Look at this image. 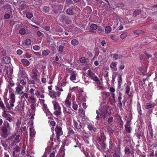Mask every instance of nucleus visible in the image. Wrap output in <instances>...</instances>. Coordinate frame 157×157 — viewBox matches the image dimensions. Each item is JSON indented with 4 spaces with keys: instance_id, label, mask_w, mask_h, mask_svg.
Listing matches in <instances>:
<instances>
[{
    "instance_id": "nucleus-1",
    "label": "nucleus",
    "mask_w": 157,
    "mask_h": 157,
    "mask_svg": "<svg viewBox=\"0 0 157 157\" xmlns=\"http://www.w3.org/2000/svg\"><path fill=\"white\" fill-rule=\"evenodd\" d=\"M6 93L4 94V101L7 109L9 110V112L11 113L14 106V103L15 101V96L13 93H11L9 94V98L6 97Z\"/></svg>"
},
{
    "instance_id": "nucleus-2",
    "label": "nucleus",
    "mask_w": 157,
    "mask_h": 157,
    "mask_svg": "<svg viewBox=\"0 0 157 157\" xmlns=\"http://www.w3.org/2000/svg\"><path fill=\"white\" fill-rule=\"evenodd\" d=\"M112 108L109 106H104L101 107L98 110H96L97 116L96 119H98L99 118L106 119L107 114H110L111 112Z\"/></svg>"
},
{
    "instance_id": "nucleus-3",
    "label": "nucleus",
    "mask_w": 157,
    "mask_h": 157,
    "mask_svg": "<svg viewBox=\"0 0 157 157\" xmlns=\"http://www.w3.org/2000/svg\"><path fill=\"white\" fill-rule=\"evenodd\" d=\"M7 129L10 130L11 129L8 122L7 121H5L3 123V125L0 128V134L4 138L7 137Z\"/></svg>"
},
{
    "instance_id": "nucleus-4",
    "label": "nucleus",
    "mask_w": 157,
    "mask_h": 157,
    "mask_svg": "<svg viewBox=\"0 0 157 157\" xmlns=\"http://www.w3.org/2000/svg\"><path fill=\"white\" fill-rule=\"evenodd\" d=\"M40 73H39L38 70L34 68L32 70L30 76L32 78L35 80L38 83L40 84V79L37 78L38 76H40Z\"/></svg>"
},
{
    "instance_id": "nucleus-5",
    "label": "nucleus",
    "mask_w": 157,
    "mask_h": 157,
    "mask_svg": "<svg viewBox=\"0 0 157 157\" xmlns=\"http://www.w3.org/2000/svg\"><path fill=\"white\" fill-rule=\"evenodd\" d=\"M20 136L19 135H17L14 138L13 136H12L9 139V143H11V144L12 145L16 144V143H18L20 142Z\"/></svg>"
},
{
    "instance_id": "nucleus-6",
    "label": "nucleus",
    "mask_w": 157,
    "mask_h": 157,
    "mask_svg": "<svg viewBox=\"0 0 157 157\" xmlns=\"http://www.w3.org/2000/svg\"><path fill=\"white\" fill-rule=\"evenodd\" d=\"M16 87L15 88V92L17 94H21L24 93V92L22 91L24 88L23 86H21L19 82L16 83Z\"/></svg>"
},
{
    "instance_id": "nucleus-7",
    "label": "nucleus",
    "mask_w": 157,
    "mask_h": 157,
    "mask_svg": "<svg viewBox=\"0 0 157 157\" xmlns=\"http://www.w3.org/2000/svg\"><path fill=\"white\" fill-rule=\"evenodd\" d=\"M55 131L56 134V138L57 139V141L59 142V136L62 135L63 133L62 128L60 126H57L55 128Z\"/></svg>"
},
{
    "instance_id": "nucleus-8",
    "label": "nucleus",
    "mask_w": 157,
    "mask_h": 157,
    "mask_svg": "<svg viewBox=\"0 0 157 157\" xmlns=\"http://www.w3.org/2000/svg\"><path fill=\"white\" fill-rule=\"evenodd\" d=\"M87 76L89 78H91V79L96 82L99 81L97 77L95 75V74L93 73L90 70H89L87 71Z\"/></svg>"
},
{
    "instance_id": "nucleus-9",
    "label": "nucleus",
    "mask_w": 157,
    "mask_h": 157,
    "mask_svg": "<svg viewBox=\"0 0 157 157\" xmlns=\"http://www.w3.org/2000/svg\"><path fill=\"white\" fill-rule=\"evenodd\" d=\"M31 108L32 109V112L29 111L27 113V117L29 119H33L35 115V107L33 104L31 105Z\"/></svg>"
},
{
    "instance_id": "nucleus-10",
    "label": "nucleus",
    "mask_w": 157,
    "mask_h": 157,
    "mask_svg": "<svg viewBox=\"0 0 157 157\" xmlns=\"http://www.w3.org/2000/svg\"><path fill=\"white\" fill-rule=\"evenodd\" d=\"M2 116L5 118V119L10 122H11L13 121L12 118L10 117L11 116L8 113L6 110L3 111Z\"/></svg>"
},
{
    "instance_id": "nucleus-11",
    "label": "nucleus",
    "mask_w": 157,
    "mask_h": 157,
    "mask_svg": "<svg viewBox=\"0 0 157 157\" xmlns=\"http://www.w3.org/2000/svg\"><path fill=\"white\" fill-rule=\"evenodd\" d=\"M27 101L25 98L23 100H21L19 104L18 105L17 107L20 110H23L25 105Z\"/></svg>"
},
{
    "instance_id": "nucleus-12",
    "label": "nucleus",
    "mask_w": 157,
    "mask_h": 157,
    "mask_svg": "<svg viewBox=\"0 0 157 157\" xmlns=\"http://www.w3.org/2000/svg\"><path fill=\"white\" fill-rule=\"evenodd\" d=\"M109 91L112 93V97L113 98V100L110 101L112 105H113L115 102V95L114 92L115 91V89L113 87H111L109 88Z\"/></svg>"
},
{
    "instance_id": "nucleus-13",
    "label": "nucleus",
    "mask_w": 157,
    "mask_h": 157,
    "mask_svg": "<svg viewBox=\"0 0 157 157\" xmlns=\"http://www.w3.org/2000/svg\"><path fill=\"white\" fill-rule=\"evenodd\" d=\"M71 95L70 94H69L65 101V103L66 106L69 107L71 106Z\"/></svg>"
},
{
    "instance_id": "nucleus-14",
    "label": "nucleus",
    "mask_w": 157,
    "mask_h": 157,
    "mask_svg": "<svg viewBox=\"0 0 157 157\" xmlns=\"http://www.w3.org/2000/svg\"><path fill=\"white\" fill-rule=\"evenodd\" d=\"M70 79L71 81L74 82H75L76 81V77L77 76V73L75 71H71L70 74Z\"/></svg>"
},
{
    "instance_id": "nucleus-15",
    "label": "nucleus",
    "mask_w": 157,
    "mask_h": 157,
    "mask_svg": "<svg viewBox=\"0 0 157 157\" xmlns=\"http://www.w3.org/2000/svg\"><path fill=\"white\" fill-rule=\"evenodd\" d=\"M7 67V69L4 70V71L6 72L5 76L8 77L9 76H11L13 71L11 67L10 66L9 67L8 66Z\"/></svg>"
},
{
    "instance_id": "nucleus-16",
    "label": "nucleus",
    "mask_w": 157,
    "mask_h": 157,
    "mask_svg": "<svg viewBox=\"0 0 157 157\" xmlns=\"http://www.w3.org/2000/svg\"><path fill=\"white\" fill-rule=\"evenodd\" d=\"M43 109L46 113V116H49L48 118H50L51 117L52 115L50 112L49 111V110L47 109V105L46 104H44L42 105Z\"/></svg>"
},
{
    "instance_id": "nucleus-17",
    "label": "nucleus",
    "mask_w": 157,
    "mask_h": 157,
    "mask_svg": "<svg viewBox=\"0 0 157 157\" xmlns=\"http://www.w3.org/2000/svg\"><path fill=\"white\" fill-rule=\"evenodd\" d=\"M26 76V74L25 71L22 69H20L18 74V77L20 78H24Z\"/></svg>"
},
{
    "instance_id": "nucleus-18",
    "label": "nucleus",
    "mask_w": 157,
    "mask_h": 157,
    "mask_svg": "<svg viewBox=\"0 0 157 157\" xmlns=\"http://www.w3.org/2000/svg\"><path fill=\"white\" fill-rule=\"evenodd\" d=\"M52 103L53 105L54 109H61V107L57 101H53Z\"/></svg>"
},
{
    "instance_id": "nucleus-19",
    "label": "nucleus",
    "mask_w": 157,
    "mask_h": 157,
    "mask_svg": "<svg viewBox=\"0 0 157 157\" xmlns=\"http://www.w3.org/2000/svg\"><path fill=\"white\" fill-rule=\"evenodd\" d=\"M117 62H114L110 64V68L113 71H116L117 70Z\"/></svg>"
},
{
    "instance_id": "nucleus-20",
    "label": "nucleus",
    "mask_w": 157,
    "mask_h": 157,
    "mask_svg": "<svg viewBox=\"0 0 157 157\" xmlns=\"http://www.w3.org/2000/svg\"><path fill=\"white\" fill-rule=\"evenodd\" d=\"M66 84H67L66 79L65 78H64L62 79H61L58 83V86H64Z\"/></svg>"
},
{
    "instance_id": "nucleus-21",
    "label": "nucleus",
    "mask_w": 157,
    "mask_h": 157,
    "mask_svg": "<svg viewBox=\"0 0 157 157\" xmlns=\"http://www.w3.org/2000/svg\"><path fill=\"white\" fill-rule=\"evenodd\" d=\"M63 113H64L65 116H66L68 115L71 113V110L66 108V107H63Z\"/></svg>"
},
{
    "instance_id": "nucleus-22",
    "label": "nucleus",
    "mask_w": 157,
    "mask_h": 157,
    "mask_svg": "<svg viewBox=\"0 0 157 157\" xmlns=\"http://www.w3.org/2000/svg\"><path fill=\"white\" fill-rule=\"evenodd\" d=\"M149 148L150 150H152L153 149H156L155 153V155H157V143L153 144L149 146Z\"/></svg>"
},
{
    "instance_id": "nucleus-23",
    "label": "nucleus",
    "mask_w": 157,
    "mask_h": 157,
    "mask_svg": "<svg viewBox=\"0 0 157 157\" xmlns=\"http://www.w3.org/2000/svg\"><path fill=\"white\" fill-rule=\"evenodd\" d=\"M21 63L25 66H28L30 64L29 61L26 59H22L21 60Z\"/></svg>"
},
{
    "instance_id": "nucleus-24",
    "label": "nucleus",
    "mask_w": 157,
    "mask_h": 157,
    "mask_svg": "<svg viewBox=\"0 0 157 157\" xmlns=\"http://www.w3.org/2000/svg\"><path fill=\"white\" fill-rule=\"evenodd\" d=\"M73 125L74 127L75 128V129L77 131L79 132L80 126L78 125L77 122L75 121H74Z\"/></svg>"
},
{
    "instance_id": "nucleus-25",
    "label": "nucleus",
    "mask_w": 157,
    "mask_h": 157,
    "mask_svg": "<svg viewBox=\"0 0 157 157\" xmlns=\"http://www.w3.org/2000/svg\"><path fill=\"white\" fill-rule=\"evenodd\" d=\"M30 136L31 137H33L35 134V130L33 127L29 128Z\"/></svg>"
},
{
    "instance_id": "nucleus-26",
    "label": "nucleus",
    "mask_w": 157,
    "mask_h": 157,
    "mask_svg": "<svg viewBox=\"0 0 157 157\" xmlns=\"http://www.w3.org/2000/svg\"><path fill=\"white\" fill-rule=\"evenodd\" d=\"M88 128L89 130L92 132H95L96 130V128L94 127L92 125L90 124L88 125Z\"/></svg>"
},
{
    "instance_id": "nucleus-27",
    "label": "nucleus",
    "mask_w": 157,
    "mask_h": 157,
    "mask_svg": "<svg viewBox=\"0 0 157 157\" xmlns=\"http://www.w3.org/2000/svg\"><path fill=\"white\" fill-rule=\"evenodd\" d=\"M54 110V113L56 116H59L61 114V109H56Z\"/></svg>"
},
{
    "instance_id": "nucleus-28",
    "label": "nucleus",
    "mask_w": 157,
    "mask_h": 157,
    "mask_svg": "<svg viewBox=\"0 0 157 157\" xmlns=\"http://www.w3.org/2000/svg\"><path fill=\"white\" fill-rule=\"evenodd\" d=\"M105 33H110L112 31V28L109 26H107L105 28Z\"/></svg>"
},
{
    "instance_id": "nucleus-29",
    "label": "nucleus",
    "mask_w": 157,
    "mask_h": 157,
    "mask_svg": "<svg viewBox=\"0 0 157 157\" xmlns=\"http://www.w3.org/2000/svg\"><path fill=\"white\" fill-rule=\"evenodd\" d=\"M2 60L4 63H8L10 62V58L8 57H6L3 58Z\"/></svg>"
},
{
    "instance_id": "nucleus-30",
    "label": "nucleus",
    "mask_w": 157,
    "mask_h": 157,
    "mask_svg": "<svg viewBox=\"0 0 157 157\" xmlns=\"http://www.w3.org/2000/svg\"><path fill=\"white\" fill-rule=\"evenodd\" d=\"M50 53V51L49 50H44L42 52V55L43 56H46L48 55Z\"/></svg>"
},
{
    "instance_id": "nucleus-31",
    "label": "nucleus",
    "mask_w": 157,
    "mask_h": 157,
    "mask_svg": "<svg viewBox=\"0 0 157 157\" xmlns=\"http://www.w3.org/2000/svg\"><path fill=\"white\" fill-rule=\"evenodd\" d=\"M154 106V105L153 104L148 103L145 106V108L147 109L153 107Z\"/></svg>"
},
{
    "instance_id": "nucleus-32",
    "label": "nucleus",
    "mask_w": 157,
    "mask_h": 157,
    "mask_svg": "<svg viewBox=\"0 0 157 157\" xmlns=\"http://www.w3.org/2000/svg\"><path fill=\"white\" fill-rule=\"evenodd\" d=\"M0 107L3 110V111L6 110V107L2 101H0Z\"/></svg>"
},
{
    "instance_id": "nucleus-33",
    "label": "nucleus",
    "mask_w": 157,
    "mask_h": 157,
    "mask_svg": "<svg viewBox=\"0 0 157 157\" xmlns=\"http://www.w3.org/2000/svg\"><path fill=\"white\" fill-rule=\"evenodd\" d=\"M98 28V26L96 24H92L90 26V29L92 30H95Z\"/></svg>"
},
{
    "instance_id": "nucleus-34",
    "label": "nucleus",
    "mask_w": 157,
    "mask_h": 157,
    "mask_svg": "<svg viewBox=\"0 0 157 157\" xmlns=\"http://www.w3.org/2000/svg\"><path fill=\"white\" fill-rule=\"evenodd\" d=\"M105 140H100L99 141V143L104 148H105L106 145L105 142Z\"/></svg>"
},
{
    "instance_id": "nucleus-35",
    "label": "nucleus",
    "mask_w": 157,
    "mask_h": 157,
    "mask_svg": "<svg viewBox=\"0 0 157 157\" xmlns=\"http://www.w3.org/2000/svg\"><path fill=\"white\" fill-rule=\"evenodd\" d=\"M78 113L80 116L84 117L85 116V111L83 110H79Z\"/></svg>"
},
{
    "instance_id": "nucleus-36",
    "label": "nucleus",
    "mask_w": 157,
    "mask_h": 157,
    "mask_svg": "<svg viewBox=\"0 0 157 157\" xmlns=\"http://www.w3.org/2000/svg\"><path fill=\"white\" fill-rule=\"evenodd\" d=\"M78 43V41L76 39L73 40L71 41V44L74 46L77 45Z\"/></svg>"
},
{
    "instance_id": "nucleus-37",
    "label": "nucleus",
    "mask_w": 157,
    "mask_h": 157,
    "mask_svg": "<svg viewBox=\"0 0 157 157\" xmlns=\"http://www.w3.org/2000/svg\"><path fill=\"white\" fill-rule=\"evenodd\" d=\"M19 82V83L25 86L26 84V82H25L23 79H19L17 80Z\"/></svg>"
},
{
    "instance_id": "nucleus-38",
    "label": "nucleus",
    "mask_w": 157,
    "mask_h": 157,
    "mask_svg": "<svg viewBox=\"0 0 157 157\" xmlns=\"http://www.w3.org/2000/svg\"><path fill=\"white\" fill-rule=\"evenodd\" d=\"M144 33V32L142 30H136L134 31V33L137 35Z\"/></svg>"
},
{
    "instance_id": "nucleus-39",
    "label": "nucleus",
    "mask_w": 157,
    "mask_h": 157,
    "mask_svg": "<svg viewBox=\"0 0 157 157\" xmlns=\"http://www.w3.org/2000/svg\"><path fill=\"white\" fill-rule=\"evenodd\" d=\"M66 13L68 15H71L73 13V10L71 9H68L66 10Z\"/></svg>"
},
{
    "instance_id": "nucleus-40",
    "label": "nucleus",
    "mask_w": 157,
    "mask_h": 157,
    "mask_svg": "<svg viewBox=\"0 0 157 157\" xmlns=\"http://www.w3.org/2000/svg\"><path fill=\"white\" fill-rule=\"evenodd\" d=\"M60 94L61 93L59 91L54 92V96H55V98H56V97H59Z\"/></svg>"
},
{
    "instance_id": "nucleus-41",
    "label": "nucleus",
    "mask_w": 157,
    "mask_h": 157,
    "mask_svg": "<svg viewBox=\"0 0 157 157\" xmlns=\"http://www.w3.org/2000/svg\"><path fill=\"white\" fill-rule=\"evenodd\" d=\"M113 55V58L115 59H120L121 58V56L120 55H118L117 54H114Z\"/></svg>"
},
{
    "instance_id": "nucleus-42",
    "label": "nucleus",
    "mask_w": 157,
    "mask_h": 157,
    "mask_svg": "<svg viewBox=\"0 0 157 157\" xmlns=\"http://www.w3.org/2000/svg\"><path fill=\"white\" fill-rule=\"evenodd\" d=\"M26 17L28 18H31L33 17V14L31 13L28 12L26 14Z\"/></svg>"
},
{
    "instance_id": "nucleus-43",
    "label": "nucleus",
    "mask_w": 157,
    "mask_h": 157,
    "mask_svg": "<svg viewBox=\"0 0 157 157\" xmlns=\"http://www.w3.org/2000/svg\"><path fill=\"white\" fill-rule=\"evenodd\" d=\"M127 35V33H124L121 34V38L122 39H123L126 38Z\"/></svg>"
},
{
    "instance_id": "nucleus-44",
    "label": "nucleus",
    "mask_w": 157,
    "mask_h": 157,
    "mask_svg": "<svg viewBox=\"0 0 157 157\" xmlns=\"http://www.w3.org/2000/svg\"><path fill=\"white\" fill-rule=\"evenodd\" d=\"M19 33L21 35L24 34L26 33V30L24 28L21 29L19 30Z\"/></svg>"
},
{
    "instance_id": "nucleus-45",
    "label": "nucleus",
    "mask_w": 157,
    "mask_h": 157,
    "mask_svg": "<svg viewBox=\"0 0 157 157\" xmlns=\"http://www.w3.org/2000/svg\"><path fill=\"white\" fill-rule=\"evenodd\" d=\"M78 108V105L75 103H73V105H72V108L73 109L75 110H77Z\"/></svg>"
},
{
    "instance_id": "nucleus-46",
    "label": "nucleus",
    "mask_w": 157,
    "mask_h": 157,
    "mask_svg": "<svg viewBox=\"0 0 157 157\" xmlns=\"http://www.w3.org/2000/svg\"><path fill=\"white\" fill-rule=\"evenodd\" d=\"M49 7L48 6H44L43 8V10L45 13H47L49 11Z\"/></svg>"
},
{
    "instance_id": "nucleus-47",
    "label": "nucleus",
    "mask_w": 157,
    "mask_h": 157,
    "mask_svg": "<svg viewBox=\"0 0 157 157\" xmlns=\"http://www.w3.org/2000/svg\"><path fill=\"white\" fill-rule=\"evenodd\" d=\"M110 37L111 38V39L114 40V41H116L117 40V36L114 35H111L110 36Z\"/></svg>"
},
{
    "instance_id": "nucleus-48",
    "label": "nucleus",
    "mask_w": 157,
    "mask_h": 157,
    "mask_svg": "<svg viewBox=\"0 0 157 157\" xmlns=\"http://www.w3.org/2000/svg\"><path fill=\"white\" fill-rule=\"evenodd\" d=\"M1 143L2 145L4 147V149L6 150V149L7 148L8 146L6 142L5 141H2Z\"/></svg>"
},
{
    "instance_id": "nucleus-49",
    "label": "nucleus",
    "mask_w": 157,
    "mask_h": 157,
    "mask_svg": "<svg viewBox=\"0 0 157 157\" xmlns=\"http://www.w3.org/2000/svg\"><path fill=\"white\" fill-rule=\"evenodd\" d=\"M79 88L78 86L73 87L71 89H70L71 91H77L78 90Z\"/></svg>"
},
{
    "instance_id": "nucleus-50",
    "label": "nucleus",
    "mask_w": 157,
    "mask_h": 157,
    "mask_svg": "<svg viewBox=\"0 0 157 157\" xmlns=\"http://www.w3.org/2000/svg\"><path fill=\"white\" fill-rule=\"evenodd\" d=\"M21 124V120L20 119H18L16 122V126L17 128H19Z\"/></svg>"
},
{
    "instance_id": "nucleus-51",
    "label": "nucleus",
    "mask_w": 157,
    "mask_h": 157,
    "mask_svg": "<svg viewBox=\"0 0 157 157\" xmlns=\"http://www.w3.org/2000/svg\"><path fill=\"white\" fill-rule=\"evenodd\" d=\"M113 117H110L108 118L107 121L108 123L110 124L113 121Z\"/></svg>"
},
{
    "instance_id": "nucleus-52",
    "label": "nucleus",
    "mask_w": 157,
    "mask_h": 157,
    "mask_svg": "<svg viewBox=\"0 0 157 157\" xmlns=\"http://www.w3.org/2000/svg\"><path fill=\"white\" fill-rule=\"evenodd\" d=\"M124 152L126 154H128L130 153L129 149L128 147H125L124 149Z\"/></svg>"
},
{
    "instance_id": "nucleus-53",
    "label": "nucleus",
    "mask_w": 157,
    "mask_h": 157,
    "mask_svg": "<svg viewBox=\"0 0 157 157\" xmlns=\"http://www.w3.org/2000/svg\"><path fill=\"white\" fill-rule=\"evenodd\" d=\"M68 133L70 135L72 134H73L74 132L72 129L71 128H68Z\"/></svg>"
},
{
    "instance_id": "nucleus-54",
    "label": "nucleus",
    "mask_w": 157,
    "mask_h": 157,
    "mask_svg": "<svg viewBox=\"0 0 157 157\" xmlns=\"http://www.w3.org/2000/svg\"><path fill=\"white\" fill-rule=\"evenodd\" d=\"M130 90V86L128 85H127L126 88L125 92L128 95H129V92Z\"/></svg>"
},
{
    "instance_id": "nucleus-55",
    "label": "nucleus",
    "mask_w": 157,
    "mask_h": 157,
    "mask_svg": "<svg viewBox=\"0 0 157 157\" xmlns=\"http://www.w3.org/2000/svg\"><path fill=\"white\" fill-rule=\"evenodd\" d=\"M105 136L104 134L102 132L101 133V140H105Z\"/></svg>"
},
{
    "instance_id": "nucleus-56",
    "label": "nucleus",
    "mask_w": 157,
    "mask_h": 157,
    "mask_svg": "<svg viewBox=\"0 0 157 157\" xmlns=\"http://www.w3.org/2000/svg\"><path fill=\"white\" fill-rule=\"evenodd\" d=\"M25 43L27 45H29L31 44V40L29 39H27L25 41Z\"/></svg>"
},
{
    "instance_id": "nucleus-57",
    "label": "nucleus",
    "mask_w": 157,
    "mask_h": 157,
    "mask_svg": "<svg viewBox=\"0 0 157 157\" xmlns=\"http://www.w3.org/2000/svg\"><path fill=\"white\" fill-rule=\"evenodd\" d=\"M82 134L84 136L86 137V138H88L89 136V134L86 132H82Z\"/></svg>"
},
{
    "instance_id": "nucleus-58",
    "label": "nucleus",
    "mask_w": 157,
    "mask_h": 157,
    "mask_svg": "<svg viewBox=\"0 0 157 157\" xmlns=\"http://www.w3.org/2000/svg\"><path fill=\"white\" fill-rule=\"evenodd\" d=\"M33 48L36 51H38L40 49V46L37 45H35L33 46Z\"/></svg>"
},
{
    "instance_id": "nucleus-59",
    "label": "nucleus",
    "mask_w": 157,
    "mask_h": 157,
    "mask_svg": "<svg viewBox=\"0 0 157 157\" xmlns=\"http://www.w3.org/2000/svg\"><path fill=\"white\" fill-rule=\"evenodd\" d=\"M122 82V76L121 75H120V76H119V79H118V85H119L120 86H121V84Z\"/></svg>"
},
{
    "instance_id": "nucleus-60",
    "label": "nucleus",
    "mask_w": 157,
    "mask_h": 157,
    "mask_svg": "<svg viewBox=\"0 0 157 157\" xmlns=\"http://www.w3.org/2000/svg\"><path fill=\"white\" fill-rule=\"evenodd\" d=\"M137 108L138 112L139 113H140L141 112V108L140 105L139 103L137 105Z\"/></svg>"
},
{
    "instance_id": "nucleus-61",
    "label": "nucleus",
    "mask_w": 157,
    "mask_h": 157,
    "mask_svg": "<svg viewBox=\"0 0 157 157\" xmlns=\"http://www.w3.org/2000/svg\"><path fill=\"white\" fill-rule=\"evenodd\" d=\"M48 122L52 126V127H53L55 125V122L53 121H50V120H49L48 121Z\"/></svg>"
},
{
    "instance_id": "nucleus-62",
    "label": "nucleus",
    "mask_w": 157,
    "mask_h": 157,
    "mask_svg": "<svg viewBox=\"0 0 157 157\" xmlns=\"http://www.w3.org/2000/svg\"><path fill=\"white\" fill-rule=\"evenodd\" d=\"M49 94L50 96L52 98H55L54 96V92L51 91L49 92Z\"/></svg>"
},
{
    "instance_id": "nucleus-63",
    "label": "nucleus",
    "mask_w": 157,
    "mask_h": 157,
    "mask_svg": "<svg viewBox=\"0 0 157 157\" xmlns=\"http://www.w3.org/2000/svg\"><path fill=\"white\" fill-rule=\"evenodd\" d=\"M41 82L43 83H45L46 82V78L44 77V76L43 75H42V78H41Z\"/></svg>"
},
{
    "instance_id": "nucleus-64",
    "label": "nucleus",
    "mask_w": 157,
    "mask_h": 157,
    "mask_svg": "<svg viewBox=\"0 0 157 157\" xmlns=\"http://www.w3.org/2000/svg\"><path fill=\"white\" fill-rule=\"evenodd\" d=\"M64 47L62 45H60L59 47V52H62L63 51V49Z\"/></svg>"
}]
</instances>
